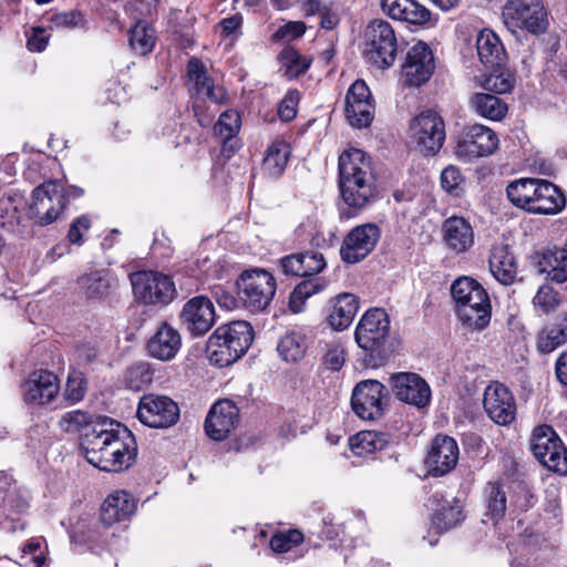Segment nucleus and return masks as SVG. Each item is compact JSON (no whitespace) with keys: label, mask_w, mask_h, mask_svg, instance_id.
<instances>
[{"label":"nucleus","mask_w":567,"mask_h":567,"mask_svg":"<svg viewBox=\"0 0 567 567\" xmlns=\"http://www.w3.org/2000/svg\"><path fill=\"white\" fill-rule=\"evenodd\" d=\"M179 317L187 331L194 337L207 333L216 320L214 305L205 296H196L187 300Z\"/></svg>","instance_id":"nucleus-20"},{"label":"nucleus","mask_w":567,"mask_h":567,"mask_svg":"<svg viewBox=\"0 0 567 567\" xmlns=\"http://www.w3.org/2000/svg\"><path fill=\"white\" fill-rule=\"evenodd\" d=\"M155 31L146 23L138 22L130 32V45L141 55L150 53L155 45Z\"/></svg>","instance_id":"nucleus-44"},{"label":"nucleus","mask_w":567,"mask_h":567,"mask_svg":"<svg viewBox=\"0 0 567 567\" xmlns=\"http://www.w3.org/2000/svg\"><path fill=\"white\" fill-rule=\"evenodd\" d=\"M476 49L481 62L486 68H498L506 60V53L499 38L491 30L480 32L476 39Z\"/></svg>","instance_id":"nucleus-33"},{"label":"nucleus","mask_w":567,"mask_h":567,"mask_svg":"<svg viewBox=\"0 0 567 567\" xmlns=\"http://www.w3.org/2000/svg\"><path fill=\"white\" fill-rule=\"evenodd\" d=\"M339 181L377 182L372 161L363 151L349 148L338 159Z\"/></svg>","instance_id":"nucleus-25"},{"label":"nucleus","mask_w":567,"mask_h":567,"mask_svg":"<svg viewBox=\"0 0 567 567\" xmlns=\"http://www.w3.org/2000/svg\"><path fill=\"white\" fill-rule=\"evenodd\" d=\"M530 450L549 471L561 475L567 474V449L551 426L539 425L534 429Z\"/></svg>","instance_id":"nucleus-8"},{"label":"nucleus","mask_w":567,"mask_h":567,"mask_svg":"<svg viewBox=\"0 0 567 567\" xmlns=\"http://www.w3.org/2000/svg\"><path fill=\"white\" fill-rule=\"evenodd\" d=\"M49 42V35L45 34V30L41 27L32 28V33L28 35L27 47L32 52H42Z\"/></svg>","instance_id":"nucleus-60"},{"label":"nucleus","mask_w":567,"mask_h":567,"mask_svg":"<svg viewBox=\"0 0 567 567\" xmlns=\"http://www.w3.org/2000/svg\"><path fill=\"white\" fill-rule=\"evenodd\" d=\"M457 318L468 328L482 330L491 320V301L486 290L475 279L460 277L451 286Z\"/></svg>","instance_id":"nucleus-4"},{"label":"nucleus","mask_w":567,"mask_h":567,"mask_svg":"<svg viewBox=\"0 0 567 567\" xmlns=\"http://www.w3.org/2000/svg\"><path fill=\"white\" fill-rule=\"evenodd\" d=\"M464 178L458 167L450 165L441 173V185L447 193L458 196L463 192Z\"/></svg>","instance_id":"nucleus-53"},{"label":"nucleus","mask_w":567,"mask_h":567,"mask_svg":"<svg viewBox=\"0 0 567 567\" xmlns=\"http://www.w3.org/2000/svg\"><path fill=\"white\" fill-rule=\"evenodd\" d=\"M435 68L434 56L424 42L412 45L402 65V78L409 86H420L427 82Z\"/></svg>","instance_id":"nucleus-19"},{"label":"nucleus","mask_w":567,"mask_h":567,"mask_svg":"<svg viewBox=\"0 0 567 567\" xmlns=\"http://www.w3.org/2000/svg\"><path fill=\"white\" fill-rule=\"evenodd\" d=\"M346 117L357 128L368 127L374 116L371 92L363 80H357L346 95Z\"/></svg>","instance_id":"nucleus-18"},{"label":"nucleus","mask_w":567,"mask_h":567,"mask_svg":"<svg viewBox=\"0 0 567 567\" xmlns=\"http://www.w3.org/2000/svg\"><path fill=\"white\" fill-rule=\"evenodd\" d=\"M182 338L179 332L167 323H162L146 344L147 353L161 361H171L179 351Z\"/></svg>","instance_id":"nucleus-28"},{"label":"nucleus","mask_w":567,"mask_h":567,"mask_svg":"<svg viewBox=\"0 0 567 567\" xmlns=\"http://www.w3.org/2000/svg\"><path fill=\"white\" fill-rule=\"evenodd\" d=\"M483 404L489 419L499 425L512 423L516 404L509 389L499 382L491 383L484 391Z\"/></svg>","instance_id":"nucleus-21"},{"label":"nucleus","mask_w":567,"mask_h":567,"mask_svg":"<svg viewBox=\"0 0 567 567\" xmlns=\"http://www.w3.org/2000/svg\"><path fill=\"white\" fill-rule=\"evenodd\" d=\"M556 375L560 383L567 385V352L561 353L556 362Z\"/></svg>","instance_id":"nucleus-64"},{"label":"nucleus","mask_w":567,"mask_h":567,"mask_svg":"<svg viewBox=\"0 0 567 567\" xmlns=\"http://www.w3.org/2000/svg\"><path fill=\"white\" fill-rule=\"evenodd\" d=\"M135 509L134 497L125 491H116L104 499L101 507V520L104 525L111 526L131 518Z\"/></svg>","instance_id":"nucleus-29"},{"label":"nucleus","mask_w":567,"mask_h":567,"mask_svg":"<svg viewBox=\"0 0 567 567\" xmlns=\"http://www.w3.org/2000/svg\"><path fill=\"white\" fill-rule=\"evenodd\" d=\"M442 239L454 255L465 254L474 246L475 233L464 217L451 216L442 225Z\"/></svg>","instance_id":"nucleus-26"},{"label":"nucleus","mask_w":567,"mask_h":567,"mask_svg":"<svg viewBox=\"0 0 567 567\" xmlns=\"http://www.w3.org/2000/svg\"><path fill=\"white\" fill-rule=\"evenodd\" d=\"M567 342V316L548 328L538 337L537 347L540 352L549 353Z\"/></svg>","instance_id":"nucleus-41"},{"label":"nucleus","mask_w":567,"mask_h":567,"mask_svg":"<svg viewBox=\"0 0 567 567\" xmlns=\"http://www.w3.org/2000/svg\"><path fill=\"white\" fill-rule=\"evenodd\" d=\"M358 310L359 300L354 295L340 293L331 300L328 322L333 330L342 331L352 323Z\"/></svg>","instance_id":"nucleus-32"},{"label":"nucleus","mask_w":567,"mask_h":567,"mask_svg":"<svg viewBox=\"0 0 567 567\" xmlns=\"http://www.w3.org/2000/svg\"><path fill=\"white\" fill-rule=\"evenodd\" d=\"M390 441L388 433L362 431L350 437L349 446L354 455L363 457L383 450Z\"/></svg>","instance_id":"nucleus-36"},{"label":"nucleus","mask_w":567,"mask_h":567,"mask_svg":"<svg viewBox=\"0 0 567 567\" xmlns=\"http://www.w3.org/2000/svg\"><path fill=\"white\" fill-rule=\"evenodd\" d=\"M539 274H546L550 280L561 284L567 280V250L548 248L534 257Z\"/></svg>","instance_id":"nucleus-30"},{"label":"nucleus","mask_w":567,"mask_h":567,"mask_svg":"<svg viewBox=\"0 0 567 567\" xmlns=\"http://www.w3.org/2000/svg\"><path fill=\"white\" fill-rule=\"evenodd\" d=\"M238 299L251 312H260L270 305L277 289L275 277L265 269L244 271L238 280Z\"/></svg>","instance_id":"nucleus-7"},{"label":"nucleus","mask_w":567,"mask_h":567,"mask_svg":"<svg viewBox=\"0 0 567 567\" xmlns=\"http://www.w3.org/2000/svg\"><path fill=\"white\" fill-rule=\"evenodd\" d=\"M303 540V535L298 529L280 532L275 534L270 539V547L276 553H287L292 547L299 545Z\"/></svg>","instance_id":"nucleus-52"},{"label":"nucleus","mask_w":567,"mask_h":567,"mask_svg":"<svg viewBox=\"0 0 567 567\" xmlns=\"http://www.w3.org/2000/svg\"><path fill=\"white\" fill-rule=\"evenodd\" d=\"M324 285L318 278L306 279L298 284L289 298V308L292 312L299 313L303 310L305 302L311 296L320 292Z\"/></svg>","instance_id":"nucleus-42"},{"label":"nucleus","mask_w":567,"mask_h":567,"mask_svg":"<svg viewBox=\"0 0 567 567\" xmlns=\"http://www.w3.org/2000/svg\"><path fill=\"white\" fill-rule=\"evenodd\" d=\"M497 147V134L488 126L474 124L460 133L455 155L461 159L484 157L493 154Z\"/></svg>","instance_id":"nucleus-14"},{"label":"nucleus","mask_w":567,"mask_h":567,"mask_svg":"<svg viewBox=\"0 0 567 567\" xmlns=\"http://www.w3.org/2000/svg\"><path fill=\"white\" fill-rule=\"evenodd\" d=\"M243 24V17L234 14L220 21L221 32L225 37L237 39L240 35V28Z\"/></svg>","instance_id":"nucleus-62"},{"label":"nucleus","mask_w":567,"mask_h":567,"mask_svg":"<svg viewBox=\"0 0 567 567\" xmlns=\"http://www.w3.org/2000/svg\"><path fill=\"white\" fill-rule=\"evenodd\" d=\"M86 392V381L81 371L72 370L69 372L66 385L64 390V399L71 403L75 404L80 402Z\"/></svg>","instance_id":"nucleus-50"},{"label":"nucleus","mask_w":567,"mask_h":567,"mask_svg":"<svg viewBox=\"0 0 567 567\" xmlns=\"http://www.w3.org/2000/svg\"><path fill=\"white\" fill-rule=\"evenodd\" d=\"M470 109L478 116L491 120H503L508 111L507 104L503 99L492 93H474L470 97Z\"/></svg>","instance_id":"nucleus-34"},{"label":"nucleus","mask_w":567,"mask_h":567,"mask_svg":"<svg viewBox=\"0 0 567 567\" xmlns=\"http://www.w3.org/2000/svg\"><path fill=\"white\" fill-rule=\"evenodd\" d=\"M290 156V146L282 140L272 142L262 161L264 173L272 178L279 177L288 163Z\"/></svg>","instance_id":"nucleus-37"},{"label":"nucleus","mask_w":567,"mask_h":567,"mask_svg":"<svg viewBox=\"0 0 567 567\" xmlns=\"http://www.w3.org/2000/svg\"><path fill=\"white\" fill-rule=\"evenodd\" d=\"M514 80L509 73L499 72L494 70L491 74L484 78L482 87L494 94H503L512 90Z\"/></svg>","instance_id":"nucleus-51"},{"label":"nucleus","mask_w":567,"mask_h":567,"mask_svg":"<svg viewBox=\"0 0 567 567\" xmlns=\"http://www.w3.org/2000/svg\"><path fill=\"white\" fill-rule=\"evenodd\" d=\"M60 392L58 375L40 369L31 372L21 384L23 402L29 406H44L55 400Z\"/></svg>","instance_id":"nucleus-17"},{"label":"nucleus","mask_w":567,"mask_h":567,"mask_svg":"<svg viewBox=\"0 0 567 567\" xmlns=\"http://www.w3.org/2000/svg\"><path fill=\"white\" fill-rule=\"evenodd\" d=\"M395 396L409 404L423 408L429 404L431 390L429 384L415 373L402 372L391 377Z\"/></svg>","instance_id":"nucleus-24"},{"label":"nucleus","mask_w":567,"mask_h":567,"mask_svg":"<svg viewBox=\"0 0 567 567\" xmlns=\"http://www.w3.org/2000/svg\"><path fill=\"white\" fill-rule=\"evenodd\" d=\"M343 202L352 208L362 209L377 198V182L339 181Z\"/></svg>","instance_id":"nucleus-31"},{"label":"nucleus","mask_w":567,"mask_h":567,"mask_svg":"<svg viewBox=\"0 0 567 567\" xmlns=\"http://www.w3.org/2000/svg\"><path fill=\"white\" fill-rule=\"evenodd\" d=\"M51 29H71L80 24L81 14L76 11L54 13L49 18Z\"/></svg>","instance_id":"nucleus-57"},{"label":"nucleus","mask_w":567,"mask_h":567,"mask_svg":"<svg viewBox=\"0 0 567 567\" xmlns=\"http://www.w3.org/2000/svg\"><path fill=\"white\" fill-rule=\"evenodd\" d=\"M381 237L380 227L365 223L353 227L344 237L340 247L341 259L347 264H358L375 248Z\"/></svg>","instance_id":"nucleus-16"},{"label":"nucleus","mask_w":567,"mask_h":567,"mask_svg":"<svg viewBox=\"0 0 567 567\" xmlns=\"http://www.w3.org/2000/svg\"><path fill=\"white\" fill-rule=\"evenodd\" d=\"M411 138L420 153L425 156L435 155L445 141L443 118L433 111L417 115L410 125Z\"/></svg>","instance_id":"nucleus-10"},{"label":"nucleus","mask_w":567,"mask_h":567,"mask_svg":"<svg viewBox=\"0 0 567 567\" xmlns=\"http://www.w3.org/2000/svg\"><path fill=\"white\" fill-rule=\"evenodd\" d=\"M390 321L388 313L380 308L368 310L357 324L354 339L358 346L373 354H380L389 336Z\"/></svg>","instance_id":"nucleus-11"},{"label":"nucleus","mask_w":567,"mask_h":567,"mask_svg":"<svg viewBox=\"0 0 567 567\" xmlns=\"http://www.w3.org/2000/svg\"><path fill=\"white\" fill-rule=\"evenodd\" d=\"M346 362L344 349L339 344H332L328 348L324 357L323 364L332 371H339Z\"/></svg>","instance_id":"nucleus-58"},{"label":"nucleus","mask_w":567,"mask_h":567,"mask_svg":"<svg viewBox=\"0 0 567 567\" xmlns=\"http://www.w3.org/2000/svg\"><path fill=\"white\" fill-rule=\"evenodd\" d=\"M254 340V330L247 321H233L218 327L209 337L206 353L212 364L219 368L236 362Z\"/></svg>","instance_id":"nucleus-3"},{"label":"nucleus","mask_w":567,"mask_h":567,"mask_svg":"<svg viewBox=\"0 0 567 567\" xmlns=\"http://www.w3.org/2000/svg\"><path fill=\"white\" fill-rule=\"evenodd\" d=\"M279 61L288 79H295L303 74L311 62L307 56L301 55L292 48L284 49L279 54Z\"/></svg>","instance_id":"nucleus-43"},{"label":"nucleus","mask_w":567,"mask_h":567,"mask_svg":"<svg viewBox=\"0 0 567 567\" xmlns=\"http://www.w3.org/2000/svg\"><path fill=\"white\" fill-rule=\"evenodd\" d=\"M462 512L463 507L458 501L455 498L451 501L445 499L441 507L436 509L433 524L441 532L449 530L463 519Z\"/></svg>","instance_id":"nucleus-40"},{"label":"nucleus","mask_w":567,"mask_h":567,"mask_svg":"<svg viewBox=\"0 0 567 567\" xmlns=\"http://www.w3.org/2000/svg\"><path fill=\"white\" fill-rule=\"evenodd\" d=\"M430 19V10L415 0L403 1L401 12L398 16L399 21H404L417 25L427 23Z\"/></svg>","instance_id":"nucleus-48"},{"label":"nucleus","mask_w":567,"mask_h":567,"mask_svg":"<svg viewBox=\"0 0 567 567\" xmlns=\"http://www.w3.org/2000/svg\"><path fill=\"white\" fill-rule=\"evenodd\" d=\"M187 75L190 83L194 84L198 94L206 95L215 103L224 101L225 93L221 89H215L212 80L207 75L205 65L198 59H190L187 64Z\"/></svg>","instance_id":"nucleus-35"},{"label":"nucleus","mask_w":567,"mask_h":567,"mask_svg":"<svg viewBox=\"0 0 567 567\" xmlns=\"http://www.w3.org/2000/svg\"><path fill=\"white\" fill-rule=\"evenodd\" d=\"M559 301L558 293L548 285L539 287L533 299L534 306L544 313L554 311L559 305Z\"/></svg>","instance_id":"nucleus-54"},{"label":"nucleus","mask_w":567,"mask_h":567,"mask_svg":"<svg viewBox=\"0 0 567 567\" xmlns=\"http://www.w3.org/2000/svg\"><path fill=\"white\" fill-rule=\"evenodd\" d=\"M364 58L378 69L390 68L396 58L398 41L392 25L382 19L372 20L365 28Z\"/></svg>","instance_id":"nucleus-6"},{"label":"nucleus","mask_w":567,"mask_h":567,"mask_svg":"<svg viewBox=\"0 0 567 567\" xmlns=\"http://www.w3.org/2000/svg\"><path fill=\"white\" fill-rule=\"evenodd\" d=\"M300 93L297 90H289L278 106V114L282 121H290L297 114V106Z\"/></svg>","instance_id":"nucleus-56"},{"label":"nucleus","mask_w":567,"mask_h":567,"mask_svg":"<svg viewBox=\"0 0 567 567\" xmlns=\"http://www.w3.org/2000/svg\"><path fill=\"white\" fill-rule=\"evenodd\" d=\"M31 212L41 225H48L59 218L66 206L64 187L55 181L38 186L32 194Z\"/></svg>","instance_id":"nucleus-15"},{"label":"nucleus","mask_w":567,"mask_h":567,"mask_svg":"<svg viewBox=\"0 0 567 567\" xmlns=\"http://www.w3.org/2000/svg\"><path fill=\"white\" fill-rule=\"evenodd\" d=\"M388 391L377 380L360 381L353 389L351 405L354 413L362 420H378L385 410Z\"/></svg>","instance_id":"nucleus-12"},{"label":"nucleus","mask_w":567,"mask_h":567,"mask_svg":"<svg viewBox=\"0 0 567 567\" xmlns=\"http://www.w3.org/2000/svg\"><path fill=\"white\" fill-rule=\"evenodd\" d=\"M241 118L237 111L223 112L214 126L215 134L223 141L231 140L240 130Z\"/></svg>","instance_id":"nucleus-47"},{"label":"nucleus","mask_w":567,"mask_h":567,"mask_svg":"<svg viewBox=\"0 0 567 567\" xmlns=\"http://www.w3.org/2000/svg\"><path fill=\"white\" fill-rule=\"evenodd\" d=\"M239 423V409L229 400L216 402L205 420V431L215 441L225 440Z\"/></svg>","instance_id":"nucleus-23"},{"label":"nucleus","mask_w":567,"mask_h":567,"mask_svg":"<svg viewBox=\"0 0 567 567\" xmlns=\"http://www.w3.org/2000/svg\"><path fill=\"white\" fill-rule=\"evenodd\" d=\"M153 380V372L150 363L138 362L132 365L125 374L126 385L135 391L142 390Z\"/></svg>","instance_id":"nucleus-49"},{"label":"nucleus","mask_w":567,"mask_h":567,"mask_svg":"<svg viewBox=\"0 0 567 567\" xmlns=\"http://www.w3.org/2000/svg\"><path fill=\"white\" fill-rule=\"evenodd\" d=\"M81 446L87 462L105 472L128 468L136 457L131 432L106 417H96L95 424L81 436Z\"/></svg>","instance_id":"nucleus-1"},{"label":"nucleus","mask_w":567,"mask_h":567,"mask_svg":"<svg viewBox=\"0 0 567 567\" xmlns=\"http://www.w3.org/2000/svg\"><path fill=\"white\" fill-rule=\"evenodd\" d=\"M502 18L513 33L523 31L539 35L548 28V14L543 0H507Z\"/></svg>","instance_id":"nucleus-5"},{"label":"nucleus","mask_w":567,"mask_h":567,"mask_svg":"<svg viewBox=\"0 0 567 567\" xmlns=\"http://www.w3.org/2000/svg\"><path fill=\"white\" fill-rule=\"evenodd\" d=\"M458 462V446L456 441L447 435H436L425 458L429 474L442 476L451 472Z\"/></svg>","instance_id":"nucleus-22"},{"label":"nucleus","mask_w":567,"mask_h":567,"mask_svg":"<svg viewBox=\"0 0 567 567\" xmlns=\"http://www.w3.org/2000/svg\"><path fill=\"white\" fill-rule=\"evenodd\" d=\"M133 292L136 299L148 305H166L176 292L172 279L162 272L144 270L131 275Z\"/></svg>","instance_id":"nucleus-9"},{"label":"nucleus","mask_w":567,"mask_h":567,"mask_svg":"<svg viewBox=\"0 0 567 567\" xmlns=\"http://www.w3.org/2000/svg\"><path fill=\"white\" fill-rule=\"evenodd\" d=\"M302 261V277L320 272L326 267L323 255L319 251L300 252Z\"/></svg>","instance_id":"nucleus-55"},{"label":"nucleus","mask_w":567,"mask_h":567,"mask_svg":"<svg viewBox=\"0 0 567 567\" xmlns=\"http://www.w3.org/2000/svg\"><path fill=\"white\" fill-rule=\"evenodd\" d=\"M280 267L285 275L302 277L301 254L299 252L281 258Z\"/></svg>","instance_id":"nucleus-61"},{"label":"nucleus","mask_w":567,"mask_h":567,"mask_svg":"<svg viewBox=\"0 0 567 567\" xmlns=\"http://www.w3.org/2000/svg\"><path fill=\"white\" fill-rule=\"evenodd\" d=\"M487 515L498 520L506 512V495L503 486L497 482H489L485 489Z\"/></svg>","instance_id":"nucleus-46"},{"label":"nucleus","mask_w":567,"mask_h":567,"mask_svg":"<svg viewBox=\"0 0 567 567\" xmlns=\"http://www.w3.org/2000/svg\"><path fill=\"white\" fill-rule=\"evenodd\" d=\"M307 348L306 336L296 331L287 332L277 344L279 357L287 363L301 361L307 352Z\"/></svg>","instance_id":"nucleus-39"},{"label":"nucleus","mask_w":567,"mask_h":567,"mask_svg":"<svg viewBox=\"0 0 567 567\" xmlns=\"http://www.w3.org/2000/svg\"><path fill=\"white\" fill-rule=\"evenodd\" d=\"M113 278L106 269L92 270L79 278V286L87 298H103L112 287Z\"/></svg>","instance_id":"nucleus-38"},{"label":"nucleus","mask_w":567,"mask_h":567,"mask_svg":"<svg viewBox=\"0 0 567 567\" xmlns=\"http://www.w3.org/2000/svg\"><path fill=\"white\" fill-rule=\"evenodd\" d=\"M136 416L146 426L167 429L177 423L179 408L166 395L145 394L140 399Z\"/></svg>","instance_id":"nucleus-13"},{"label":"nucleus","mask_w":567,"mask_h":567,"mask_svg":"<svg viewBox=\"0 0 567 567\" xmlns=\"http://www.w3.org/2000/svg\"><path fill=\"white\" fill-rule=\"evenodd\" d=\"M509 202L529 214L556 215L566 205L564 193L553 183L539 178H520L506 188Z\"/></svg>","instance_id":"nucleus-2"},{"label":"nucleus","mask_w":567,"mask_h":567,"mask_svg":"<svg viewBox=\"0 0 567 567\" xmlns=\"http://www.w3.org/2000/svg\"><path fill=\"white\" fill-rule=\"evenodd\" d=\"M89 413L82 410H73L64 413L58 422L59 427L65 433L82 432V435L95 424Z\"/></svg>","instance_id":"nucleus-45"},{"label":"nucleus","mask_w":567,"mask_h":567,"mask_svg":"<svg viewBox=\"0 0 567 567\" xmlns=\"http://www.w3.org/2000/svg\"><path fill=\"white\" fill-rule=\"evenodd\" d=\"M91 221L86 216L78 217L72 224L68 233L69 240L74 245H82L83 235L90 229Z\"/></svg>","instance_id":"nucleus-59"},{"label":"nucleus","mask_w":567,"mask_h":567,"mask_svg":"<svg viewBox=\"0 0 567 567\" xmlns=\"http://www.w3.org/2000/svg\"><path fill=\"white\" fill-rule=\"evenodd\" d=\"M305 31H306V25L303 22L293 21V22H288L285 25H282L277 31V35L282 39L291 40V39L302 35L305 33Z\"/></svg>","instance_id":"nucleus-63"},{"label":"nucleus","mask_w":567,"mask_h":567,"mask_svg":"<svg viewBox=\"0 0 567 567\" xmlns=\"http://www.w3.org/2000/svg\"><path fill=\"white\" fill-rule=\"evenodd\" d=\"M488 267L492 276L502 285L509 286L517 277L516 258L505 243H496L492 246Z\"/></svg>","instance_id":"nucleus-27"}]
</instances>
